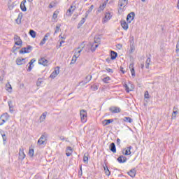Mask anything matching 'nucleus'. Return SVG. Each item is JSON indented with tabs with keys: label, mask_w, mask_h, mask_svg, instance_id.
<instances>
[{
	"label": "nucleus",
	"mask_w": 179,
	"mask_h": 179,
	"mask_svg": "<svg viewBox=\"0 0 179 179\" xmlns=\"http://www.w3.org/2000/svg\"><path fill=\"white\" fill-rule=\"evenodd\" d=\"M57 17H58V13H57V11H55V12L53 13L52 19H54V20H55V19H57Z\"/></svg>",
	"instance_id": "8fccbe9b"
},
{
	"label": "nucleus",
	"mask_w": 179,
	"mask_h": 179,
	"mask_svg": "<svg viewBox=\"0 0 179 179\" xmlns=\"http://www.w3.org/2000/svg\"><path fill=\"white\" fill-rule=\"evenodd\" d=\"M120 71H121L122 73H125V71H124V67L120 66Z\"/></svg>",
	"instance_id": "0e129e2a"
},
{
	"label": "nucleus",
	"mask_w": 179,
	"mask_h": 179,
	"mask_svg": "<svg viewBox=\"0 0 179 179\" xmlns=\"http://www.w3.org/2000/svg\"><path fill=\"white\" fill-rule=\"evenodd\" d=\"M134 19H135V13L131 12L127 15V22L131 23V22H132Z\"/></svg>",
	"instance_id": "0eeeda50"
},
{
	"label": "nucleus",
	"mask_w": 179,
	"mask_h": 179,
	"mask_svg": "<svg viewBox=\"0 0 179 179\" xmlns=\"http://www.w3.org/2000/svg\"><path fill=\"white\" fill-rule=\"evenodd\" d=\"M36 62V59H31L29 62V65H33V63Z\"/></svg>",
	"instance_id": "4d7b16f0"
},
{
	"label": "nucleus",
	"mask_w": 179,
	"mask_h": 179,
	"mask_svg": "<svg viewBox=\"0 0 179 179\" xmlns=\"http://www.w3.org/2000/svg\"><path fill=\"white\" fill-rule=\"evenodd\" d=\"M29 34H30L31 37H32V38H36V33L34 30L31 29L29 31Z\"/></svg>",
	"instance_id": "72a5a7b5"
},
{
	"label": "nucleus",
	"mask_w": 179,
	"mask_h": 179,
	"mask_svg": "<svg viewBox=\"0 0 179 179\" xmlns=\"http://www.w3.org/2000/svg\"><path fill=\"white\" fill-rule=\"evenodd\" d=\"M120 142H121V140L120 138H117L116 141L117 145H120Z\"/></svg>",
	"instance_id": "69168bd1"
},
{
	"label": "nucleus",
	"mask_w": 179,
	"mask_h": 179,
	"mask_svg": "<svg viewBox=\"0 0 179 179\" xmlns=\"http://www.w3.org/2000/svg\"><path fill=\"white\" fill-rule=\"evenodd\" d=\"M106 6H107V3H106V1H104L101 5H100L99 9L97 10V12L99 13L103 12V10H104V9H106Z\"/></svg>",
	"instance_id": "aec40b11"
},
{
	"label": "nucleus",
	"mask_w": 179,
	"mask_h": 179,
	"mask_svg": "<svg viewBox=\"0 0 179 179\" xmlns=\"http://www.w3.org/2000/svg\"><path fill=\"white\" fill-rule=\"evenodd\" d=\"M108 80H110V77H106L103 79V82H104V83H108Z\"/></svg>",
	"instance_id": "09e8293b"
},
{
	"label": "nucleus",
	"mask_w": 179,
	"mask_h": 179,
	"mask_svg": "<svg viewBox=\"0 0 179 179\" xmlns=\"http://www.w3.org/2000/svg\"><path fill=\"white\" fill-rule=\"evenodd\" d=\"M28 155L30 157H33V156H34V149L29 148Z\"/></svg>",
	"instance_id": "c9c22d12"
},
{
	"label": "nucleus",
	"mask_w": 179,
	"mask_h": 179,
	"mask_svg": "<svg viewBox=\"0 0 179 179\" xmlns=\"http://www.w3.org/2000/svg\"><path fill=\"white\" fill-rule=\"evenodd\" d=\"M134 51H135V48L131 46L130 50H129V54H132V52H134Z\"/></svg>",
	"instance_id": "6e6d98bb"
},
{
	"label": "nucleus",
	"mask_w": 179,
	"mask_h": 179,
	"mask_svg": "<svg viewBox=\"0 0 179 179\" xmlns=\"http://www.w3.org/2000/svg\"><path fill=\"white\" fill-rule=\"evenodd\" d=\"M82 176H83V171H78V177H79V178H80L82 177Z\"/></svg>",
	"instance_id": "13d9d810"
},
{
	"label": "nucleus",
	"mask_w": 179,
	"mask_h": 179,
	"mask_svg": "<svg viewBox=\"0 0 179 179\" xmlns=\"http://www.w3.org/2000/svg\"><path fill=\"white\" fill-rule=\"evenodd\" d=\"M1 136L3 138V143H5L6 142V140L8 139V138L6 137V134H1Z\"/></svg>",
	"instance_id": "a18cd8bd"
},
{
	"label": "nucleus",
	"mask_w": 179,
	"mask_h": 179,
	"mask_svg": "<svg viewBox=\"0 0 179 179\" xmlns=\"http://www.w3.org/2000/svg\"><path fill=\"white\" fill-rule=\"evenodd\" d=\"M94 41L95 43H100V38H94Z\"/></svg>",
	"instance_id": "5fc2aeb1"
},
{
	"label": "nucleus",
	"mask_w": 179,
	"mask_h": 179,
	"mask_svg": "<svg viewBox=\"0 0 179 179\" xmlns=\"http://www.w3.org/2000/svg\"><path fill=\"white\" fill-rule=\"evenodd\" d=\"M129 68L131 71V76H135V68L134 67V63L129 64Z\"/></svg>",
	"instance_id": "bb28decb"
},
{
	"label": "nucleus",
	"mask_w": 179,
	"mask_h": 179,
	"mask_svg": "<svg viewBox=\"0 0 179 179\" xmlns=\"http://www.w3.org/2000/svg\"><path fill=\"white\" fill-rule=\"evenodd\" d=\"M39 65H43V66H48V60H47L45 58L42 57L38 60Z\"/></svg>",
	"instance_id": "9b49d317"
},
{
	"label": "nucleus",
	"mask_w": 179,
	"mask_h": 179,
	"mask_svg": "<svg viewBox=\"0 0 179 179\" xmlns=\"http://www.w3.org/2000/svg\"><path fill=\"white\" fill-rule=\"evenodd\" d=\"M122 120L124 122H129V124H132V122H134V120H132V118H131L130 117H124Z\"/></svg>",
	"instance_id": "c756f323"
},
{
	"label": "nucleus",
	"mask_w": 179,
	"mask_h": 179,
	"mask_svg": "<svg viewBox=\"0 0 179 179\" xmlns=\"http://www.w3.org/2000/svg\"><path fill=\"white\" fill-rule=\"evenodd\" d=\"M103 169H104L106 176H108V177L110 176L111 174V172L108 169V166H107V164L103 165Z\"/></svg>",
	"instance_id": "cd10ccee"
},
{
	"label": "nucleus",
	"mask_w": 179,
	"mask_h": 179,
	"mask_svg": "<svg viewBox=\"0 0 179 179\" xmlns=\"http://www.w3.org/2000/svg\"><path fill=\"white\" fill-rule=\"evenodd\" d=\"M32 50H33V46L29 45L27 46V48H22L20 50V54H30Z\"/></svg>",
	"instance_id": "7ed1b4c3"
},
{
	"label": "nucleus",
	"mask_w": 179,
	"mask_h": 179,
	"mask_svg": "<svg viewBox=\"0 0 179 179\" xmlns=\"http://www.w3.org/2000/svg\"><path fill=\"white\" fill-rule=\"evenodd\" d=\"M128 5V0H119L118 1V10H122L125 6Z\"/></svg>",
	"instance_id": "f03ea898"
},
{
	"label": "nucleus",
	"mask_w": 179,
	"mask_h": 179,
	"mask_svg": "<svg viewBox=\"0 0 179 179\" xmlns=\"http://www.w3.org/2000/svg\"><path fill=\"white\" fill-rule=\"evenodd\" d=\"M107 72H109V73H113V69H110V68H106V69Z\"/></svg>",
	"instance_id": "680f3d73"
},
{
	"label": "nucleus",
	"mask_w": 179,
	"mask_h": 179,
	"mask_svg": "<svg viewBox=\"0 0 179 179\" xmlns=\"http://www.w3.org/2000/svg\"><path fill=\"white\" fill-rule=\"evenodd\" d=\"M144 97H145V99H149L150 98V96H149V92H148V91L145 92Z\"/></svg>",
	"instance_id": "3c124183"
},
{
	"label": "nucleus",
	"mask_w": 179,
	"mask_h": 179,
	"mask_svg": "<svg viewBox=\"0 0 179 179\" xmlns=\"http://www.w3.org/2000/svg\"><path fill=\"white\" fill-rule=\"evenodd\" d=\"M9 120V115L8 113H3L0 117V125H3Z\"/></svg>",
	"instance_id": "20e7f679"
},
{
	"label": "nucleus",
	"mask_w": 179,
	"mask_h": 179,
	"mask_svg": "<svg viewBox=\"0 0 179 179\" xmlns=\"http://www.w3.org/2000/svg\"><path fill=\"white\" fill-rule=\"evenodd\" d=\"M14 41H15V45H20V47H22V45H23V42L22 41L20 36H19L17 35L14 36Z\"/></svg>",
	"instance_id": "39448f33"
},
{
	"label": "nucleus",
	"mask_w": 179,
	"mask_h": 179,
	"mask_svg": "<svg viewBox=\"0 0 179 179\" xmlns=\"http://www.w3.org/2000/svg\"><path fill=\"white\" fill-rule=\"evenodd\" d=\"M80 120L83 124H85L87 121V112L85 110L80 111Z\"/></svg>",
	"instance_id": "f257e3e1"
},
{
	"label": "nucleus",
	"mask_w": 179,
	"mask_h": 179,
	"mask_svg": "<svg viewBox=\"0 0 179 179\" xmlns=\"http://www.w3.org/2000/svg\"><path fill=\"white\" fill-rule=\"evenodd\" d=\"M57 69L54 70L52 73L50 74V78L52 79H55V78H57L58 75L59 74V67H57Z\"/></svg>",
	"instance_id": "ddd939ff"
},
{
	"label": "nucleus",
	"mask_w": 179,
	"mask_h": 179,
	"mask_svg": "<svg viewBox=\"0 0 179 179\" xmlns=\"http://www.w3.org/2000/svg\"><path fill=\"white\" fill-rule=\"evenodd\" d=\"M111 17H113V15H111V13L108 11L106 12L105 13V17L103 18V23H107L108 22V20H110V19H111Z\"/></svg>",
	"instance_id": "1a4fd4ad"
},
{
	"label": "nucleus",
	"mask_w": 179,
	"mask_h": 179,
	"mask_svg": "<svg viewBox=\"0 0 179 179\" xmlns=\"http://www.w3.org/2000/svg\"><path fill=\"white\" fill-rule=\"evenodd\" d=\"M120 23H121V26H122V29H124L126 31L128 30L129 26H128L127 21H125L124 20H122L120 21Z\"/></svg>",
	"instance_id": "f3484780"
},
{
	"label": "nucleus",
	"mask_w": 179,
	"mask_h": 179,
	"mask_svg": "<svg viewBox=\"0 0 179 179\" xmlns=\"http://www.w3.org/2000/svg\"><path fill=\"white\" fill-rule=\"evenodd\" d=\"M6 90H8V92H10V93L12 92V85H10V84L9 83H8L6 85Z\"/></svg>",
	"instance_id": "e433bc0d"
},
{
	"label": "nucleus",
	"mask_w": 179,
	"mask_h": 179,
	"mask_svg": "<svg viewBox=\"0 0 179 179\" xmlns=\"http://www.w3.org/2000/svg\"><path fill=\"white\" fill-rule=\"evenodd\" d=\"M97 47H99V45H95V47L93 48H91V50L92 51V52H94V51H96V48H97Z\"/></svg>",
	"instance_id": "052dcab7"
},
{
	"label": "nucleus",
	"mask_w": 179,
	"mask_h": 179,
	"mask_svg": "<svg viewBox=\"0 0 179 179\" xmlns=\"http://www.w3.org/2000/svg\"><path fill=\"white\" fill-rule=\"evenodd\" d=\"M17 65H23L26 64V59L22 57H17L16 59Z\"/></svg>",
	"instance_id": "4468645a"
},
{
	"label": "nucleus",
	"mask_w": 179,
	"mask_h": 179,
	"mask_svg": "<svg viewBox=\"0 0 179 179\" xmlns=\"http://www.w3.org/2000/svg\"><path fill=\"white\" fill-rule=\"evenodd\" d=\"M77 58H78V57H76V55H74L73 56V58H72V59H71V62L70 64L72 65V64H75V62H76V59H77Z\"/></svg>",
	"instance_id": "ea45409f"
},
{
	"label": "nucleus",
	"mask_w": 179,
	"mask_h": 179,
	"mask_svg": "<svg viewBox=\"0 0 179 179\" xmlns=\"http://www.w3.org/2000/svg\"><path fill=\"white\" fill-rule=\"evenodd\" d=\"M117 162L120 163H125L127 162V157L124 155H120L117 159Z\"/></svg>",
	"instance_id": "393cba45"
},
{
	"label": "nucleus",
	"mask_w": 179,
	"mask_h": 179,
	"mask_svg": "<svg viewBox=\"0 0 179 179\" xmlns=\"http://www.w3.org/2000/svg\"><path fill=\"white\" fill-rule=\"evenodd\" d=\"M72 13H73V11H72V10H71V8H69L66 11V16H72Z\"/></svg>",
	"instance_id": "c03bdc74"
},
{
	"label": "nucleus",
	"mask_w": 179,
	"mask_h": 179,
	"mask_svg": "<svg viewBox=\"0 0 179 179\" xmlns=\"http://www.w3.org/2000/svg\"><path fill=\"white\" fill-rule=\"evenodd\" d=\"M118 57V53L117 52L111 50L110 51V59H115Z\"/></svg>",
	"instance_id": "a878e982"
},
{
	"label": "nucleus",
	"mask_w": 179,
	"mask_h": 179,
	"mask_svg": "<svg viewBox=\"0 0 179 179\" xmlns=\"http://www.w3.org/2000/svg\"><path fill=\"white\" fill-rule=\"evenodd\" d=\"M59 139L61 141H65L66 142H69V141H68V138H65L64 136H59Z\"/></svg>",
	"instance_id": "de8ad7c7"
},
{
	"label": "nucleus",
	"mask_w": 179,
	"mask_h": 179,
	"mask_svg": "<svg viewBox=\"0 0 179 179\" xmlns=\"http://www.w3.org/2000/svg\"><path fill=\"white\" fill-rule=\"evenodd\" d=\"M150 65V57H148L145 62V68L149 69V66Z\"/></svg>",
	"instance_id": "4c0bfd02"
},
{
	"label": "nucleus",
	"mask_w": 179,
	"mask_h": 179,
	"mask_svg": "<svg viewBox=\"0 0 179 179\" xmlns=\"http://www.w3.org/2000/svg\"><path fill=\"white\" fill-rule=\"evenodd\" d=\"M127 174H129V176H130V177H131L132 178H134V177H135V176H136V169L135 168L131 169Z\"/></svg>",
	"instance_id": "4be33fe9"
},
{
	"label": "nucleus",
	"mask_w": 179,
	"mask_h": 179,
	"mask_svg": "<svg viewBox=\"0 0 179 179\" xmlns=\"http://www.w3.org/2000/svg\"><path fill=\"white\" fill-rule=\"evenodd\" d=\"M41 83H43V78H38L36 82V86H41Z\"/></svg>",
	"instance_id": "79ce46f5"
},
{
	"label": "nucleus",
	"mask_w": 179,
	"mask_h": 179,
	"mask_svg": "<svg viewBox=\"0 0 179 179\" xmlns=\"http://www.w3.org/2000/svg\"><path fill=\"white\" fill-rule=\"evenodd\" d=\"M110 111L113 114H117L118 113H121V108L118 107H110L109 108Z\"/></svg>",
	"instance_id": "2eb2a0df"
},
{
	"label": "nucleus",
	"mask_w": 179,
	"mask_h": 179,
	"mask_svg": "<svg viewBox=\"0 0 179 179\" xmlns=\"http://www.w3.org/2000/svg\"><path fill=\"white\" fill-rule=\"evenodd\" d=\"M69 9H71V10H72V12H75V9H76V6H71Z\"/></svg>",
	"instance_id": "864d4df0"
},
{
	"label": "nucleus",
	"mask_w": 179,
	"mask_h": 179,
	"mask_svg": "<svg viewBox=\"0 0 179 179\" xmlns=\"http://www.w3.org/2000/svg\"><path fill=\"white\" fill-rule=\"evenodd\" d=\"M23 148H20L19 151V159L21 161L24 160V157H26V154H24V152L23 151Z\"/></svg>",
	"instance_id": "f8f14e48"
},
{
	"label": "nucleus",
	"mask_w": 179,
	"mask_h": 179,
	"mask_svg": "<svg viewBox=\"0 0 179 179\" xmlns=\"http://www.w3.org/2000/svg\"><path fill=\"white\" fill-rule=\"evenodd\" d=\"M131 149H132V146H129V147H126L123 151H122V154L124 156H131Z\"/></svg>",
	"instance_id": "423d86ee"
},
{
	"label": "nucleus",
	"mask_w": 179,
	"mask_h": 179,
	"mask_svg": "<svg viewBox=\"0 0 179 179\" xmlns=\"http://www.w3.org/2000/svg\"><path fill=\"white\" fill-rule=\"evenodd\" d=\"M81 48V50H80ZM83 48H85V43H81V45L78 48V50H78V52H75V55H76V57L78 58L79 55H80V52H82Z\"/></svg>",
	"instance_id": "dca6fc26"
},
{
	"label": "nucleus",
	"mask_w": 179,
	"mask_h": 179,
	"mask_svg": "<svg viewBox=\"0 0 179 179\" xmlns=\"http://www.w3.org/2000/svg\"><path fill=\"white\" fill-rule=\"evenodd\" d=\"M85 22H86V18H82V20L80 21L77 26V29H80V27H82V26H83V24H85Z\"/></svg>",
	"instance_id": "7c9ffc66"
},
{
	"label": "nucleus",
	"mask_w": 179,
	"mask_h": 179,
	"mask_svg": "<svg viewBox=\"0 0 179 179\" xmlns=\"http://www.w3.org/2000/svg\"><path fill=\"white\" fill-rule=\"evenodd\" d=\"M9 110L12 113L13 111V106H9Z\"/></svg>",
	"instance_id": "338daca9"
},
{
	"label": "nucleus",
	"mask_w": 179,
	"mask_h": 179,
	"mask_svg": "<svg viewBox=\"0 0 179 179\" xmlns=\"http://www.w3.org/2000/svg\"><path fill=\"white\" fill-rule=\"evenodd\" d=\"M94 8V6L91 5V6L90 7V8L87 10V13H90V12H92V10H93Z\"/></svg>",
	"instance_id": "603ef678"
},
{
	"label": "nucleus",
	"mask_w": 179,
	"mask_h": 179,
	"mask_svg": "<svg viewBox=\"0 0 179 179\" xmlns=\"http://www.w3.org/2000/svg\"><path fill=\"white\" fill-rule=\"evenodd\" d=\"M22 18H23V13H20L18 14L17 18L15 20V22H16L17 24H21Z\"/></svg>",
	"instance_id": "412c9836"
},
{
	"label": "nucleus",
	"mask_w": 179,
	"mask_h": 179,
	"mask_svg": "<svg viewBox=\"0 0 179 179\" xmlns=\"http://www.w3.org/2000/svg\"><path fill=\"white\" fill-rule=\"evenodd\" d=\"M8 106H13V105H12V101H10L8 102Z\"/></svg>",
	"instance_id": "774afa93"
},
{
	"label": "nucleus",
	"mask_w": 179,
	"mask_h": 179,
	"mask_svg": "<svg viewBox=\"0 0 179 179\" xmlns=\"http://www.w3.org/2000/svg\"><path fill=\"white\" fill-rule=\"evenodd\" d=\"M73 152V150L71 146L67 147L66 149V156L69 157V156L72 155Z\"/></svg>",
	"instance_id": "6ab92c4d"
},
{
	"label": "nucleus",
	"mask_w": 179,
	"mask_h": 179,
	"mask_svg": "<svg viewBox=\"0 0 179 179\" xmlns=\"http://www.w3.org/2000/svg\"><path fill=\"white\" fill-rule=\"evenodd\" d=\"M55 5H57V1H52L48 6L49 9H52V8H55Z\"/></svg>",
	"instance_id": "f704fd0d"
},
{
	"label": "nucleus",
	"mask_w": 179,
	"mask_h": 179,
	"mask_svg": "<svg viewBox=\"0 0 179 179\" xmlns=\"http://www.w3.org/2000/svg\"><path fill=\"white\" fill-rule=\"evenodd\" d=\"M111 122H114V119L104 120L103 121V124L104 127L109 125V124H111Z\"/></svg>",
	"instance_id": "c85d7f7f"
},
{
	"label": "nucleus",
	"mask_w": 179,
	"mask_h": 179,
	"mask_svg": "<svg viewBox=\"0 0 179 179\" xmlns=\"http://www.w3.org/2000/svg\"><path fill=\"white\" fill-rule=\"evenodd\" d=\"M176 51V52H179V41L177 42Z\"/></svg>",
	"instance_id": "bf43d9fd"
},
{
	"label": "nucleus",
	"mask_w": 179,
	"mask_h": 179,
	"mask_svg": "<svg viewBox=\"0 0 179 179\" xmlns=\"http://www.w3.org/2000/svg\"><path fill=\"white\" fill-rule=\"evenodd\" d=\"M59 29H61V24H57L55 28V34H57V33H59Z\"/></svg>",
	"instance_id": "58836bf2"
},
{
	"label": "nucleus",
	"mask_w": 179,
	"mask_h": 179,
	"mask_svg": "<svg viewBox=\"0 0 179 179\" xmlns=\"http://www.w3.org/2000/svg\"><path fill=\"white\" fill-rule=\"evenodd\" d=\"M83 162L85 163V164H87L89 163V154L85 153L83 156Z\"/></svg>",
	"instance_id": "2f4dec72"
},
{
	"label": "nucleus",
	"mask_w": 179,
	"mask_h": 179,
	"mask_svg": "<svg viewBox=\"0 0 179 179\" xmlns=\"http://www.w3.org/2000/svg\"><path fill=\"white\" fill-rule=\"evenodd\" d=\"M124 87H125V90L127 93H129V92L132 90H129V87H128V85H127V83L124 85Z\"/></svg>",
	"instance_id": "37998d69"
},
{
	"label": "nucleus",
	"mask_w": 179,
	"mask_h": 179,
	"mask_svg": "<svg viewBox=\"0 0 179 179\" xmlns=\"http://www.w3.org/2000/svg\"><path fill=\"white\" fill-rule=\"evenodd\" d=\"M48 37H50V33H47L44 36V38L42 39V41L40 43V45H43V44H45V41H47V40H48Z\"/></svg>",
	"instance_id": "b1692460"
},
{
	"label": "nucleus",
	"mask_w": 179,
	"mask_h": 179,
	"mask_svg": "<svg viewBox=\"0 0 179 179\" xmlns=\"http://www.w3.org/2000/svg\"><path fill=\"white\" fill-rule=\"evenodd\" d=\"M31 69H33V67L31 66V65H29V67H28L27 71L31 72Z\"/></svg>",
	"instance_id": "e2e57ef3"
},
{
	"label": "nucleus",
	"mask_w": 179,
	"mask_h": 179,
	"mask_svg": "<svg viewBox=\"0 0 179 179\" xmlns=\"http://www.w3.org/2000/svg\"><path fill=\"white\" fill-rule=\"evenodd\" d=\"M173 110H175L173 111L172 115H173V117H176L177 114H178V111L177 110V108H176V107L173 108Z\"/></svg>",
	"instance_id": "a19ab883"
},
{
	"label": "nucleus",
	"mask_w": 179,
	"mask_h": 179,
	"mask_svg": "<svg viewBox=\"0 0 179 179\" xmlns=\"http://www.w3.org/2000/svg\"><path fill=\"white\" fill-rule=\"evenodd\" d=\"M92 80V75H88L85 77V79L80 83H82L83 86H85V85H87V83H90V81Z\"/></svg>",
	"instance_id": "9d476101"
},
{
	"label": "nucleus",
	"mask_w": 179,
	"mask_h": 179,
	"mask_svg": "<svg viewBox=\"0 0 179 179\" xmlns=\"http://www.w3.org/2000/svg\"><path fill=\"white\" fill-rule=\"evenodd\" d=\"M45 141H47V136H45V134H43L38 140V144L44 145V143H45Z\"/></svg>",
	"instance_id": "6e6552de"
},
{
	"label": "nucleus",
	"mask_w": 179,
	"mask_h": 179,
	"mask_svg": "<svg viewBox=\"0 0 179 179\" xmlns=\"http://www.w3.org/2000/svg\"><path fill=\"white\" fill-rule=\"evenodd\" d=\"M47 117V112H44L41 116H40V122H44V120H45Z\"/></svg>",
	"instance_id": "473e14b6"
},
{
	"label": "nucleus",
	"mask_w": 179,
	"mask_h": 179,
	"mask_svg": "<svg viewBox=\"0 0 179 179\" xmlns=\"http://www.w3.org/2000/svg\"><path fill=\"white\" fill-rule=\"evenodd\" d=\"M20 8L22 12H26L27 8H26V0H23L20 3Z\"/></svg>",
	"instance_id": "5701e85b"
},
{
	"label": "nucleus",
	"mask_w": 179,
	"mask_h": 179,
	"mask_svg": "<svg viewBox=\"0 0 179 179\" xmlns=\"http://www.w3.org/2000/svg\"><path fill=\"white\" fill-rule=\"evenodd\" d=\"M91 89H92L94 91L99 90V86L96 85H93L91 86Z\"/></svg>",
	"instance_id": "49530a36"
},
{
	"label": "nucleus",
	"mask_w": 179,
	"mask_h": 179,
	"mask_svg": "<svg viewBox=\"0 0 179 179\" xmlns=\"http://www.w3.org/2000/svg\"><path fill=\"white\" fill-rule=\"evenodd\" d=\"M109 149L110 152H113V153H117V148L115 147V143H111L109 145Z\"/></svg>",
	"instance_id": "a211bd4d"
}]
</instances>
